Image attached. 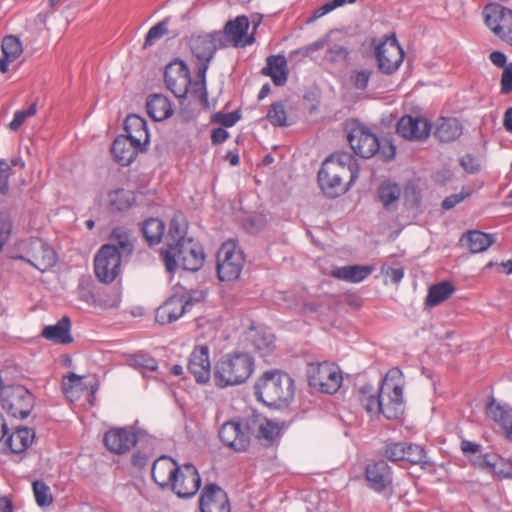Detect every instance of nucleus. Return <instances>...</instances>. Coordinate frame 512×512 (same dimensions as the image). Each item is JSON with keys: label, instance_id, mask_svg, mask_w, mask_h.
Wrapping results in <instances>:
<instances>
[{"label": "nucleus", "instance_id": "nucleus-10", "mask_svg": "<svg viewBox=\"0 0 512 512\" xmlns=\"http://www.w3.org/2000/svg\"><path fill=\"white\" fill-rule=\"evenodd\" d=\"M309 385L324 393H335L342 384L339 368L330 362L310 363L307 369Z\"/></svg>", "mask_w": 512, "mask_h": 512}, {"label": "nucleus", "instance_id": "nucleus-45", "mask_svg": "<svg viewBox=\"0 0 512 512\" xmlns=\"http://www.w3.org/2000/svg\"><path fill=\"white\" fill-rule=\"evenodd\" d=\"M79 299L88 303L89 305L99 306L103 308H112L118 306L120 299L118 295H115L111 302H105L100 298L99 294H95L93 291L87 288L79 289Z\"/></svg>", "mask_w": 512, "mask_h": 512}, {"label": "nucleus", "instance_id": "nucleus-25", "mask_svg": "<svg viewBox=\"0 0 512 512\" xmlns=\"http://www.w3.org/2000/svg\"><path fill=\"white\" fill-rule=\"evenodd\" d=\"M248 29V17L245 15H240L237 16L234 20L228 21L221 32L224 35V41L226 44L229 41L234 47H243L245 45L252 44L253 42V37L244 40Z\"/></svg>", "mask_w": 512, "mask_h": 512}, {"label": "nucleus", "instance_id": "nucleus-61", "mask_svg": "<svg viewBox=\"0 0 512 512\" xmlns=\"http://www.w3.org/2000/svg\"><path fill=\"white\" fill-rule=\"evenodd\" d=\"M150 457L147 453L137 450L132 454L131 464L137 469H142L148 465Z\"/></svg>", "mask_w": 512, "mask_h": 512}, {"label": "nucleus", "instance_id": "nucleus-5", "mask_svg": "<svg viewBox=\"0 0 512 512\" xmlns=\"http://www.w3.org/2000/svg\"><path fill=\"white\" fill-rule=\"evenodd\" d=\"M294 392V380L279 370L264 372L254 385L257 399L267 406L287 404L294 397Z\"/></svg>", "mask_w": 512, "mask_h": 512}, {"label": "nucleus", "instance_id": "nucleus-4", "mask_svg": "<svg viewBox=\"0 0 512 512\" xmlns=\"http://www.w3.org/2000/svg\"><path fill=\"white\" fill-rule=\"evenodd\" d=\"M255 368L253 357L246 352H231L214 365L213 379L219 388L245 383Z\"/></svg>", "mask_w": 512, "mask_h": 512}, {"label": "nucleus", "instance_id": "nucleus-33", "mask_svg": "<svg viewBox=\"0 0 512 512\" xmlns=\"http://www.w3.org/2000/svg\"><path fill=\"white\" fill-rule=\"evenodd\" d=\"M373 271V266L351 265L335 268L332 270L331 275L340 280L359 283L366 279Z\"/></svg>", "mask_w": 512, "mask_h": 512}, {"label": "nucleus", "instance_id": "nucleus-59", "mask_svg": "<svg viewBox=\"0 0 512 512\" xmlns=\"http://www.w3.org/2000/svg\"><path fill=\"white\" fill-rule=\"evenodd\" d=\"M512 92V63H508L501 76V93L509 94Z\"/></svg>", "mask_w": 512, "mask_h": 512}, {"label": "nucleus", "instance_id": "nucleus-24", "mask_svg": "<svg viewBox=\"0 0 512 512\" xmlns=\"http://www.w3.org/2000/svg\"><path fill=\"white\" fill-rule=\"evenodd\" d=\"M145 150V146L138 145L135 141L123 135L116 137L111 147L115 161L121 166L130 165L135 160L138 153Z\"/></svg>", "mask_w": 512, "mask_h": 512}, {"label": "nucleus", "instance_id": "nucleus-14", "mask_svg": "<svg viewBox=\"0 0 512 512\" xmlns=\"http://www.w3.org/2000/svg\"><path fill=\"white\" fill-rule=\"evenodd\" d=\"M347 140L354 153L362 158H370L380 151L379 139L363 125H354L347 134Z\"/></svg>", "mask_w": 512, "mask_h": 512}, {"label": "nucleus", "instance_id": "nucleus-28", "mask_svg": "<svg viewBox=\"0 0 512 512\" xmlns=\"http://www.w3.org/2000/svg\"><path fill=\"white\" fill-rule=\"evenodd\" d=\"M125 137L135 141L138 145L147 146L149 143V134L147 123L144 118L131 114L124 121Z\"/></svg>", "mask_w": 512, "mask_h": 512}, {"label": "nucleus", "instance_id": "nucleus-43", "mask_svg": "<svg viewBox=\"0 0 512 512\" xmlns=\"http://www.w3.org/2000/svg\"><path fill=\"white\" fill-rule=\"evenodd\" d=\"M266 118L270 124L275 127H285L290 125L288 122L285 104L282 101H277L270 105Z\"/></svg>", "mask_w": 512, "mask_h": 512}, {"label": "nucleus", "instance_id": "nucleus-17", "mask_svg": "<svg viewBox=\"0 0 512 512\" xmlns=\"http://www.w3.org/2000/svg\"><path fill=\"white\" fill-rule=\"evenodd\" d=\"M485 24L502 39L512 29V10L499 3H489L483 9Z\"/></svg>", "mask_w": 512, "mask_h": 512}, {"label": "nucleus", "instance_id": "nucleus-2", "mask_svg": "<svg viewBox=\"0 0 512 512\" xmlns=\"http://www.w3.org/2000/svg\"><path fill=\"white\" fill-rule=\"evenodd\" d=\"M188 224L181 213H176L170 221L167 234V247L161 251L167 271L174 272L177 267L187 271H198L204 263L202 248L191 238H187Z\"/></svg>", "mask_w": 512, "mask_h": 512}, {"label": "nucleus", "instance_id": "nucleus-31", "mask_svg": "<svg viewBox=\"0 0 512 512\" xmlns=\"http://www.w3.org/2000/svg\"><path fill=\"white\" fill-rule=\"evenodd\" d=\"M148 115L155 121H162L173 114L170 100L162 94H154L148 97L146 102Z\"/></svg>", "mask_w": 512, "mask_h": 512}, {"label": "nucleus", "instance_id": "nucleus-1", "mask_svg": "<svg viewBox=\"0 0 512 512\" xmlns=\"http://www.w3.org/2000/svg\"><path fill=\"white\" fill-rule=\"evenodd\" d=\"M282 425L262 419L258 415H250L238 420L225 422L219 430L221 442L235 452L246 451L254 435L264 447L273 446L281 437Z\"/></svg>", "mask_w": 512, "mask_h": 512}, {"label": "nucleus", "instance_id": "nucleus-40", "mask_svg": "<svg viewBox=\"0 0 512 512\" xmlns=\"http://www.w3.org/2000/svg\"><path fill=\"white\" fill-rule=\"evenodd\" d=\"M493 237L490 234L474 230L466 235V242L471 252L479 253L485 251L493 244Z\"/></svg>", "mask_w": 512, "mask_h": 512}, {"label": "nucleus", "instance_id": "nucleus-12", "mask_svg": "<svg viewBox=\"0 0 512 512\" xmlns=\"http://www.w3.org/2000/svg\"><path fill=\"white\" fill-rule=\"evenodd\" d=\"M375 56L379 70L386 75H391L402 64L404 51L394 35L387 36L376 46Z\"/></svg>", "mask_w": 512, "mask_h": 512}, {"label": "nucleus", "instance_id": "nucleus-52", "mask_svg": "<svg viewBox=\"0 0 512 512\" xmlns=\"http://www.w3.org/2000/svg\"><path fill=\"white\" fill-rule=\"evenodd\" d=\"M82 376H79L73 372L69 373L63 378L62 390L63 393L68 397H75L76 392L83 389Z\"/></svg>", "mask_w": 512, "mask_h": 512}, {"label": "nucleus", "instance_id": "nucleus-15", "mask_svg": "<svg viewBox=\"0 0 512 512\" xmlns=\"http://www.w3.org/2000/svg\"><path fill=\"white\" fill-rule=\"evenodd\" d=\"M201 486V477L193 464L180 466L170 488L180 498L194 496Z\"/></svg>", "mask_w": 512, "mask_h": 512}, {"label": "nucleus", "instance_id": "nucleus-29", "mask_svg": "<svg viewBox=\"0 0 512 512\" xmlns=\"http://www.w3.org/2000/svg\"><path fill=\"white\" fill-rule=\"evenodd\" d=\"M262 74L269 76L274 85L283 86L288 79L287 60L283 55H270L266 59V66L262 68Z\"/></svg>", "mask_w": 512, "mask_h": 512}, {"label": "nucleus", "instance_id": "nucleus-6", "mask_svg": "<svg viewBox=\"0 0 512 512\" xmlns=\"http://www.w3.org/2000/svg\"><path fill=\"white\" fill-rule=\"evenodd\" d=\"M189 44L191 52L197 60L199 80L195 82L194 86L206 96V72L217 49L226 47L224 35L221 31H214L209 34L192 36Z\"/></svg>", "mask_w": 512, "mask_h": 512}, {"label": "nucleus", "instance_id": "nucleus-3", "mask_svg": "<svg viewBox=\"0 0 512 512\" xmlns=\"http://www.w3.org/2000/svg\"><path fill=\"white\" fill-rule=\"evenodd\" d=\"M359 175L357 160L349 152H337L325 159L318 182L325 195L336 198L346 193Z\"/></svg>", "mask_w": 512, "mask_h": 512}, {"label": "nucleus", "instance_id": "nucleus-20", "mask_svg": "<svg viewBox=\"0 0 512 512\" xmlns=\"http://www.w3.org/2000/svg\"><path fill=\"white\" fill-rule=\"evenodd\" d=\"M192 306L184 296H172L157 308L155 320L160 325L170 324L182 317Z\"/></svg>", "mask_w": 512, "mask_h": 512}, {"label": "nucleus", "instance_id": "nucleus-62", "mask_svg": "<svg viewBox=\"0 0 512 512\" xmlns=\"http://www.w3.org/2000/svg\"><path fill=\"white\" fill-rule=\"evenodd\" d=\"M502 458L496 454H485L482 457V466L491 469V471L496 474V470H499V466Z\"/></svg>", "mask_w": 512, "mask_h": 512}, {"label": "nucleus", "instance_id": "nucleus-18", "mask_svg": "<svg viewBox=\"0 0 512 512\" xmlns=\"http://www.w3.org/2000/svg\"><path fill=\"white\" fill-rule=\"evenodd\" d=\"M432 124L426 118L404 115L397 123V133L408 140L423 141L430 135Z\"/></svg>", "mask_w": 512, "mask_h": 512}, {"label": "nucleus", "instance_id": "nucleus-7", "mask_svg": "<svg viewBox=\"0 0 512 512\" xmlns=\"http://www.w3.org/2000/svg\"><path fill=\"white\" fill-rule=\"evenodd\" d=\"M400 376L399 369H391L380 387V414L388 420H398L404 414L403 385L396 381Z\"/></svg>", "mask_w": 512, "mask_h": 512}, {"label": "nucleus", "instance_id": "nucleus-38", "mask_svg": "<svg viewBox=\"0 0 512 512\" xmlns=\"http://www.w3.org/2000/svg\"><path fill=\"white\" fill-rule=\"evenodd\" d=\"M141 230L148 244L152 246L161 242L165 224L158 218H149L143 222Z\"/></svg>", "mask_w": 512, "mask_h": 512}, {"label": "nucleus", "instance_id": "nucleus-58", "mask_svg": "<svg viewBox=\"0 0 512 512\" xmlns=\"http://www.w3.org/2000/svg\"><path fill=\"white\" fill-rule=\"evenodd\" d=\"M10 174L11 165L6 160H0V192L2 193L8 191Z\"/></svg>", "mask_w": 512, "mask_h": 512}, {"label": "nucleus", "instance_id": "nucleus-57", "mask_svg": "<svg viewBox=\"0 0 512 512\" xmlns=\"http://www.w3.org/2000/svg\"><path fill=\"white\" fill-rule=\"evenodd\" d=\"M354 2H355V0H331V1H328L315 11V16L322 17L325 14L331 12L332 10H334L338 7H341L345 4H351Z\"/></svg>", "mask_w": 512, "mask_h": 512}, {"label": "nucleus", "instance_id": "nucleus-35", "mask_svg": "<svg viewBox=\"0 0 512 512\" xmlns=\"http://www.w3.org/2000/svg\"><path fill=\"white\" fill-rule=\"evenodd\" d=\"M133 192L125 189H116L108 194L109 209L113 212L126 211L135 203Z\"/></svg>", "mask_w": 512, "mask_h": 512}, {"label": "nucleus", "instance_id": "nucleus-30", "mask_svg": "<svg viewBox=\"0 0 512 512\" xmlns=\"http://www.w3.org/2000/svg\"><path fill=\"white\" fill-rule=\"evenodd\" d=\"M109 243L121 257L131 256L134 251V240L131 231L124 227H115L109 235Z\"/></svg>", "mask_w": 512, "mask_h": 512}, {"label": "nucleus", "instance_id": "nucleus-41", "mask_svg": "<svg viewBox=\"0 0 512 512\" xmlns=\"http://www.w3.org/2000/svg\"><path fill=\"white\" fill-rule=\"evenodd\" d=\"M488 415L502 426L507 438L512 440V412L491 404L488 407Z\"/></svg>", "mask_w": 512, "mask_h": 512}, {"label": "nucleus", "instance_id": "nucleus-51", "mask_svg": "<svg viewBox=\"0 0 512 512\" xmlns=\"http://www.w3.org/2000/svg\"><path fill=\"white\" fill-rule=\"evenodd\" d=\"M480 186H464L461 191L456 194H452L447 196L442 202V208L444 210H450L454 208L457 204L464 201L466 198L470 197Z\"/></svg>", "mask_w": 512, "mask_h": 512}, {"label": "nucleus", "instance_id": "nucleus-8", "mask_svg": "<svg viewBox=\"0 0 512 512\" xmlns=\"http://www.w3.org/2000/svg\"><path fill=\"white\" fill-rule=\"evenodd\" d=\"M2 408L15 418H27L34 407L33 394L22 385L6 386L0 392Z\"/></svg>", "mask_w": 512, "mask_h": 512}, {"label": "nucleus", "instance_id": "nucleus-42", "mask_svg": "<svg viewBox=\"0 0 512 512\" xmlns=\"http://www.w3.org/2000/svg\"><path fill=\"white\" fill-rule=\"evenodd\" d=\"M252 346L260 356L270 354L275 348V337L271 333L256 332L251 339Z\"/></svg>", "mask_w": 512, "mask_h": 512}, {"label": "nucleus", "instance_id": "nucleus-22", "mask_svg": "<svg viewBox=\"0 0 512 512\" xmlns=\"http://www.w3.org/2000/svg\"><path fill=\"white\" fill-rule=\"evenodd\" d=\"M188 370L197 383L205 384L211 378L209 348L206 345L196 346L190 354Z\"/></svg>", "mask_w": 512, "mask_h": 512}, {"label": "nucleus", "instance_id": "nucleus-50", "mask_svg": "<svg viewBox=\"0 0 512 512\" xmlns=\"http://www.w3.org/2000/svg\"><path fill=\"white\" fill-rule=\"evenodd\" d=\"M1 49L3 55L14 60H16L23 51L20 40L13 35L5 36L3 38Z\"/></svg>", "mask_w": 512, "mask_h": 512}, {"label": "nucleus", "instance_id": "nucleus-16", "mask_svg": "<svg viewBox=\"0 0 512 512\" xmlns=\"http://www.w3.org/2000/svg\"><path fill=\"white\" fill-rule=\"evenodd\" d=\"M19 259L28 262L41 272L49 270L57 262L55 251L41 239L31 240L26 255L20 256Z\"/></svg>", "mask_w": 512, "mask_h": 512}, {"label": "nucleus", "instance_id": "nucleus-36", "mask_svg": "<svg viewBox=\"0 0 512 512\" xmlns=\"http://www.w3.org/2000/svg\"><path fill=\"white\" fill-rule=\"evenodd\" d=\"M455 291V287L448 281L432 285L428 289L425 304L429 307H435L447 300Z\"/></svg>", "mask_w": 512, "mask_h": 512}, {"label": "nucleus", "instance_id": "nucleus-23", "mask_svg": "<svg viewBox=\"0 0 512 512\" xmlns=\"http://www.w3.org/2000/svg\"><path fill=\"white\" fill-rule=\"evenodd\" d=\"M179 467L175 460L163 455L154 461L151 477L159 487L169 489L173 480H175Z\"/></svg>", "mask_w": 512, "mask_h": 512}, {"label": "nucleus", "instance_id": "nucleus-48", "mask_svg": "<svg viewBox=\"0 0 512 512\" xmlns=\"http://www.w3.org/2000/svg\"><path fill=\"white\" fill-rule=\"evenodd\" d=\"M169 23L170 18L166 17L156 25L152 26L145 36L144 48L152 46L157 40L167 35Z\"/></svg>", "mask_w": 512, "mask_h": 512}, {"label": "nucleus", "instance_id": "nucleus-49", "mask_svg": "<svg viewBox=\"0 0 512 512\" xmlns=\"http://www.w3.org/2000/svg\"><path fill=\"white\" fill-rule=\"evenodd\" d=\"M33 493L36 503L40 507H46L52 504L53 498L49 486L42 480H35L32 483Z\"/></svg>", "mask_w": 512, "mask_h": 512}, {"label": "nucleus", "instance_id": "nucleus-44", "mask_svg": "<svg viewBox=\"0 0 512 512\" xmlns=\"http://www.w3.org/2000/svg\"><path fill=\"white\" fill-rule=\"evenodd\" d=\"M167 88L177 97L184 98L189 92V88L192 86L194 93H200L202 97L206 99L207 95L204 96L203 93L194 86L195 82L192 84L191 76H186L183 79H173L172 82L165 83Z\"/></svg>", "mask_w": 512, "mask_h": 512}, {"label": "nucleus", "instance_id": "nucleus-47", "mask_svg": "<svg viewBox=\"0 0 512 512\" xmlns=\"http://www.w3.org/2000/svg\"><path fill=\"white\" fill-rule=\"evenodd\" d=\"M405 444L406 442L386 443L381 449L380 455L391 462L403 461L405 454Z\"/></svg>", "mask_w": 512, "mask_h": 512}, {"label": "nucleus", "instance_id": "nucleus-53", "mask_svg": "<svg viewBox=\"0 0 512 512\" xmlns=\"http://www.w3.org/2000/svg\"><path fill=\"white\" fill-rule=\"evenodd\" d=\"M37 112L36 103H32L26 110H17L14 113L13 120L9 123L12 131H17L28 117L34 116Z\"/></svg>", "mask_w": 512, "mask_h": 512}, {"label": "nucleus", "instance_id": "nucleus-32", "mask_svg": "<svg viewBox=\"0 0 512 512\" xmlns=\"http://www.w3.org/2000/svg\"><path fill=\"white\" fill-rule=\"evenodd\" d=\"M463 132L462 124L457 118L442 117L435 129L434 135L441 142H452Z\"/></svg>", "mask_w": 512, "mask_h": 512}, {"label": "nucleus", "instance_id": "nucleus-54", "mask_svg": "<svg viewBox=\"0 0 512 512\" xmlns=\"http://www.w3.org/2000/svg\"><path fill=\"white\" fill-rule=\"evenodd\" d=\"M348 54V50L344 46L335 44L327 50L325 60L334 64L344 63L348 58Z\"/></svg>", "mask_w": 512, "mask_h": 512}, {"label": "nucleus", "instance_id": "nucleus-63", "mask_svg": "<svg viewBox=\"0 0 512 512\" xmlns=\"http://www.w3.org/2000/svg\"><path fill=\"white\" fill-rule=\"evenodd\" d=\"M135 362L139 367L146 371L153 372L158 368L157 361L154 358L145 355H138Z\"/></svg>", "mask_w": 512, "mask_h": 512}, {"label": "nucleus", "instance_id": "nucleus-37", "mask_svg": "<svg viewBox=\"0 0 512 512\" xmlns=\"http://www.w3.org/2000/svg\"><path fill=\"white\" fill-rule=\"evenodd\" d=\"M403 461L412 465H420L423 469H429L434 466L433 462L428 459L425 449L417 444H405V454Z\"/></svg>", "mask_w": 512, "mask_h": 512}, {"label": "nucleus", "instance_id": "nucleus-19", "mask_svg": "<svg viewBox=\"0 0 512 512\" xmlns=\"http://www.w3.org/2000/svg\"><path fill=\"white\" fill-rule=\"evenodd\" d=\"M201 512H231L227 493L216 484H208L199 500Z\"/></svg>", "mask_w": 512, "mask_h": 512}, {"label": "nucleus", "instance_id": "nucleus-39", "mask_svg": "<svg viewBox=\"0 0 512 512\" xmlns=\"http://www.w3.org/2000/svg\"><path fill=\"white\" fill-rule=\"evenodd\" d=\"M359 402L370 414H380V390L375 393L370 385H365L359 390Z\"/></svg>", "mask_w": 512, "mask_h": 512}, {"label": "nucleus", "instance_id": "nucleus-26", "mask_svg": "<svg viewBox=\"0 0 512 512\" xmlns=\"http://www.w3.org/2000/svg\"><path fill=\"white\" fill-rule=\"evenodd\" d=\"M40 335L54 344L65 345L72 343L70 318L63 316L56 324L45 326Z\"/></svg>", "mask_w": 512, "mask_h": 512}, {"label": "nucleus", "instance_id": "nucleus-13", "mask_svg": "<svg viewBox=\"0 0 512 512\" xmlns=\"http://www.w3.org/2000/svg\"><path fill=\"white\" fill-rule=\"evenodd\" d=\"M138 442V432L133 426L112 427L103 436L106 449L116 455L130 452Z\"/></svg>", "mask_w": 512, "mask_h": 512}, {"label": "nucleus", "instance_id": "nucleus-56", "mask_svg": "<svg viewBox=\"0 0 512 512\" xmlns=\"http://www.w3.org/2000/svg\"><path fill=\"white\" fill-rule=\"evenodd\" d=\"M372 71L370 70H358L354 71L351 75V81L353 86L358 90H364L367 88Z\"/></svg>", "mask_w": 512, "mask_h": 512}, {"label": "nucleus", "instance_id": "nucleus-55", "mask_svg": "<svg viewBox=\"0 0 512 512\" xmlns=\"http://www.w3.org/2000/svg\"><path fill=\"white\" fill-rule=\"evenodd\" d=\"M241 118L239 111H233L230 113L218 112L213 115V122L220 123L224 127H232Z\"/></svg>", "mask_w": 512, "mask_h": 512}, {"label": "nucleus", "instance_id": "nucleus-21", "mask_svg": "<svg viewBox=\"0 0 512 512\" xmlns=\"http://www.w3.org/2000/svg\"><path fill=\"white\" fill-rule=\"evenodd\" d=\"M368 487L375 492H382L392 484V469L384 460L368 463L365 468Z\"/></svg>", "mask_w": 512, "mask_h": 512}, {"label": "nucleus", "instance_id": "nucleus-34", "mask_svg": "<svg viewBox=\"0 0 512 512\" xmlns=\"http://www.w3.org/2000/svg\"><path fill=\"white\" fill-rule=\"evenodd\" d=\"M401 196V188L396 183L383 182L378 188V199L386 210H395Z\"/></svg>", "mask_w": 512, "mask_h": 512}, {"label": "nucleus", "instance_id": "nucleus-46", "mask_svg": "<svg viewBox=\"0 0 512 512\" xmlns=\"http://www.w3.org/2000/svg\"><path fill=\"white\" fill-rule=\"evenodd\" d=\"M185 74L186 76H191L186 63L182 60H175L170 63L164 71L165 83L172 82L173 79H183L185 78Z\"/></svg>", "mask_w": 512, "mask_h": 512}, {"label": "nucleus", "instance_id": "nucleus-27", "mask_svg": "<svg viewBox=\"0 0 512 512\" xmlns=\"http://www.w3.org/2000/svg\"><path fill=\"white\" fill-rule=\"evenodd\" d=\"M35 439V432L28 427H18L14 432L7 435L5 445L12 454H23L32 445Z\"/></svg>", "mask_w": 512, "mask_h": 512}, {"label": "nucleus", "instance_id": "nucleus-60", "mask_svg": "<svg viewBox=\"0 0 512 512\" xmlns=\"http://www.w3.org/2000/svg\"><path fill=\"white\" fill-rule=\"evenodd\" d=\"M460 163L464 170L469 173H476L480 169V164L478 163L477 159L471 154H466L465 156H463Z\"/></svg>", "mask_w": 512, "mask_h": 512}, {"label": "nucleus", "instance_id": "nucleus-11", "mask_svg": "<svg viewBox=\"0 0 512 512\" xmlns=\"http://www.w3.org/2000/svg\"><path fill=\"white\" fill-rule=\"evenodd\" d=\"M122 257L110 245H102L94 257L96 278L105 284L112 283L120 274Z\"/></svg>", "mask_w": 512, "mask_h": 512}, {"label": "nucleus", "instance_id": "nucleus-9", "mask_svg": "<svg viewBox=\"0 0 512 512\" xmlns=\"http://www.w3.org/2000/svg\"><path fill=\"white\" fill-rule=\"evenodd\" d=\"M244 263V254L233 241L223 243L217 253L219 280L227 282L237 280L241 275Z\"/></svg>", "mask_w": 512, "mask_h": 512}, {"label": "nucleus", "instance_id": "nucleus-64", "mask_svg": "<svg viewBox=\"0 0 512 512\" xmlns=\"http://www.w3.org/2000/svg\"><path fill=\"white\" fill-rule=\"evenodd\" d=\"M496 475L503 478H512V461L502 458L499 470H496Z\"/></svg>", "mask_w": 512, "mask_h": 512}]
</instances>
